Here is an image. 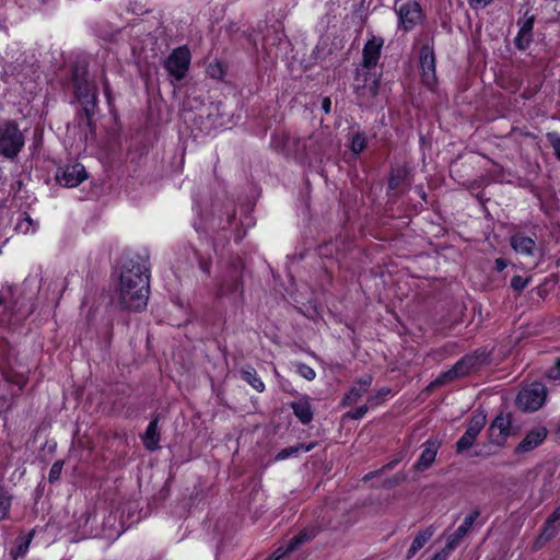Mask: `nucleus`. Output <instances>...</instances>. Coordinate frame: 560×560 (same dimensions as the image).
<instances>
[{"instance_id": "1", "label": "nucleus", "mask_w": 560, "mask_h": 560, "mask_svg": "<svg viewBox=\"0 0 560 560\" xmlns=\"http://www.w3.org/2000/svg\"><path fill=\"white\" fill-rule=\"evenodd\" d=\"M149 293V255L127 252L120 266L119 304L128 311H142L148 304Z\"/></svg>"}, {"instance_id": "2", "label": "nucleus", "mask_w": 560, "mask_h": 560, "mask_svg": "<svg viewBox=\"0 0 560 560\" xmlns=\"http://www.w3.org/2000/svg\"><path fill=\"white\" fill-rule=\"evenodd\" d=\"M488 362V354L486 351H476L472 354H468L458 360L452 369L442 373L435 381L432 382V386H441L448 382H452L458 377L469 374Z\"/></svg>"}, {"instance_id": "3", "label": "nucleus", "mask_w": 560, "mask_h": 560, "mask_svg": "<svg viewBox=\"0 0 560 560\" xmlns=\"http://www.w3.org/2000/svg\"><path fill=\"white\" fill-rule=\"evenodd\" d=\"M25 137L14 120L0 126V155L14 160L24 147Z\"/></svg>"}, {"instance_id": "4", "label": "nucleus", "mask_w": 560, "mask_h": 560, "mask_svg": "<svg viewBox=\"0 0 560 560\" xmlns=\"http://www.w3.org/2000/svg\"><path fill=\"white\" fill-rule=\"evenodd\" d=\"M190 59L191 55L188 47L186 45L180 46L175 48L166 58L164 67L168 71L170 75L175 78L177 81H180L186 77L190 66Z\"/></svg>"}, {"instance_id": "5", "label": "nucleus", "mask_w": 560, "mask_h": 560, "mask_svg": "<svg viewBox=\"0 0 560 560\" xmlns=\"http://www.w3.org/2000/svg\"><path fill=\"white\" fill-rule=\"evenodd\" d=\"M395 8L399 19V26L406 32L412 30L422 20V10L417 1L397 0Z\"/></svg>"}, {"instance_id": "6", "label": "nucleus", "mask_w": 560, "mask_h": 560, "mask_svg": "<svg viewBox=\"0 0 560 560\" xmlns=\"http://www.w3.org/2000/svg\"><path fill=\"white\" fill-rule=\"evenodd\" d=\"M545 399L546 387L540 383H534L518 393L516 405L523 410L535 411L542 406Z\"/></svg>"}, {"instance_id": "7", "label": "nucleus", "mask_w": 560, "mask_h": 560, "mask_svg": "<svg viewBox=\"0 0 560 560\" xmlns=\"http://www.w3.org/2000/svg\"><path fill=\"white\" fill-rule=\"evenodd\" d=\"M487 421V417L483 412L475 413L468 422L467 429L465 433L460 436V439L456 443V452L463 453L469 450L481 430L483 429Z\"/></svg>"}, {"instance_id": "8", "label": "nucleus", "mask_w": 560, "mask_h": 560, "mask_svg": "<svg viewBox=\"0 0 560 560\" xmlns=\"http://www.w3.org/2000/svg\"><path fill=\"white\" fill-rule=\"evenodd\" d=\"M419 59L422 71V82L428 88H433L434 84L436 83L435 57L433 47L429 44L423 45L419 51Z\"/></svg>"}, {"instance_id": "9", "label": "nucleus", "mask_w": 560, "mask_h": 560, "mask_svg": "<svg viewBox=\"0 0 560 560\" xmlns=\"http://www.w3.org/2000/svg\"><path fill=\"white\" fill-rule=\"evenodd\" d=\"M55 178L60 185L72 188L85 180L88 173L82 164L75 163L67 165L65 168H59Z\"/></svg>"}, {"instance_id": "10", "label": "nucleus", "mask_w": 560, "mask_h": 560, "mask_svg": "<svg viewBox=\"0 0 560 560\" xmlns=\"http://www.w3.org/2000/svg\"><path fill=\"white\" fill-rule=\"evenodd\" d=\"M512 419L510 413H500L489 427L490 440L497 445L505 442L511 434Z\"/></svg>"}, {"instance_id": "11", "label": "nucleus", "mask_w": 560, "mask_h": 560, "mask_svg": "<svg viewBox=\"0 0 560 560\" xmlns=\"http://www.w3.org/2000/svg\"><path fill=\"white\" fill-rule=\"evenodd\" d=\"M378 80L372 78L368 72H358L354 79V92L362 101L374 98L378 93Z\"/></svg>"}, {"instance_id": "12", "label": "nucleus", "mask_w": 560, "mask_h": 560, "mask_svg": "<svg viewBox=\"0 0 560 560\" xmlns=\"http://www.w3.org/2000/svg\"><path fill=\"white\" fill-rule=\"evenodd\" d=\"M479 515V509H475L464 518V522L457 527V529L447 537L445 545V549H447V551H453L459 545L460 540L468 534Z\"/></svg>"}, {"instance_id": "13", "label": "nucleus", "mask_w": 560, "mask_h": 560, "mask_svg": "<svg viewBox=\"0 0 560 560\" xmlns=\"http://www.w3.org/2000/svg\"><path fill=\"white\" fill-rule=\"evenodd\" d=\"M384 45V39L381 37H373L368 40L363 48L362 66L366 69L375 67L381 56V49Z\"/></svg>"}, {"instance_id": "14", "label": "nucleus", "mask_w": 560, "mask_h": 560, "mask_svg": "<svg viewBox=\"0 0 560 560\" xmlns=\"http://www.w3.org/2000/svg\"><path fill=\"white\" fill-rule=\"evenodd\" d=\"M439 446L440 444L438 443V441L428 440L423 444L422 453L417 463L415 464V469L418 471H423L428 469L435 460Z\"/></svg>"}, {"instance_id": "15", "label": "nucleus", "mask_w": 560, "mask_h": 560, "mask_svg": "<svg viewBox=\"0 0 560 560\" xmlns=\"http://www.w3.org/2000/svg\"><path fill=\"white\" fill-rule=\"evenodd\" d=\"M511 247L520 255L534 256L536 243L532 237L522 233L514 234L510 240Z\"/></svg>"}, {"instance_id": "16", "label": "nucleus", "mask_w": 560, "mask_h": 560, "mask_svg": "<svg viewBox=\"0 0 560 560\" xmlns=\"http://www.w3.org/2000/svg\"><path fill=\"white\" fill-rule=\"evenodd\" d=\"M547 436V431L544 428H539L536 430H533L526 434V436L521 441V443L516 447L517 453H527L535 447H537L539 444L542 443V441Z\"/></svg>"}, {"instance_id": "17", "label": "nucleus", "mask_w": 560, "mask_h": 560, "mask_svg": "<svg viewBox=\"0 0 560 560\" xmlns=\"http://www.w3.org/2000/svg\"><path fill=\"white\" fill-rule=\"evenodd\" d=\"M319 533V528L317 526L311 525L302 530H300L296 535H294L291 539L288 540L287 545L291 551L298 550L304 544L311 541L315 538Z\"/></svg>"}, {"instance_id": "18", "label": "nucleus", "mask_w": 560, "mask_h": 560, "mask_svg": "<svg viewBox=\"0 0 560 560\" xmlns=\"http://www.w3.org/2000/svg\"><path fill=\"white\" fill-rule=\"evenodd\" d=\"M221 294L243 295V282L235 270L226 276L220 288Z\"/></svg>"}, {"instance_id": "19", "label": "nucleus", "mask_w": 560, "mask_h": 560, "mask_svg": "<svg viewBox=\"0 0 560 560\" xmlns=\"http://www.w3.org/2000/svg\"><path fill=\"white\" fill-rule=\"evenodd\" d=\"M158 423H159V416L154 417L150 421V423L142 436L143 445L149 451H156L158 448H160V445H159L160 432H159Z\"/></svg>"}, {"instance_id": "20", "label": "nucleus", "mask_w": 560, "mask_h": 560, "mask_svg": "<svg viewBox=\"0 0 560 560\" xmlns=\"http://www.w3.org/2000/svg\"><path fill=\"white\" fill-rule=\"evenodd\" d=\"M74 94L82 106L89 103L93 105L97 104V89L89 81L84 85H79L78 89L74 90Z\"/></svg>"}, {"instance_id": "21", "label": "nucleus", "mask_w": 560, "mask_h": 560, "mask_svg": "<svg viewBox=\"0 0 560 560\" xmlns=\"http://www.w3.org/2000/svg\"><path fill=\"white\" fill-rule=\"evenodd\" d=\"M295 417L303 423L308 424L313 420V410L307 399L302 398L291 404Z\"/></svg>"}, {"instance_id": "22", "label": "nucleus", "mask_w": 560, "mask_h": 560, "mask_svg": "<svg viewBox=\"0 0 560 560\" xmlns=\"http://www.w3.org/2000/svg\"><path fill=\"white\" fill-rule=\"evenodd\" d=\"M97 108V104H85V106H82L81 112L78 114L79 117V124H84L91 131V133L95 132V122L93 120V116L95 115Z\"/></svg>"}, {"instance_id": "23", "label": "nucleus", "mask_w": 560, "mask_h": 560, "mask_svg": "<svg viewBox=\"0 0 560 560\" xmlns=\"http://www.w3.org/2000/svg\"><path fill=\"white\" fill-rule=\"evenodd\" d=\"M534 15H529L525 19V21L522 23L521 30L518 32L517 37L515 38V45L520 49H525V46L521 44V40L524 38L526 39V44L530 43L532 39V31L534 27Z\"/></svg>"}, {"instance_id": "24", "label": "nucleus", "mask_w": 560, "mask_h": 560, "mask_svg": "<svg viewBox=\"0 0 560 560\" xmlns=\"http://www.w3.org/2000/svg\"><path fill=\"white\" fill-rule=\"evenodd\" d=\"M12 494L0 482V522L9 518V511L12 504Z\"/></svg>"}, {"instance_id": "25", "label": "nucleus", "mask_w": 560, "mask_h": 560, "mask_svg": "<svg viewBox=\"0 0 560 560\" xmlns=\"http://www.w3.org/2000/svg\"><path fill=\"white\" fill-rule=\"evenodd\" d=\"M34 534L35 530L33 529L27 534V536L19 537L16 539V547L15 549H12L10 552L13 560H16L19 557H23L27 552Z\"/></svg>"}, {"instance_id": "26", "label": "nucleus", "mask_w": 560, "mask_h": 560, "mask_svg": "<svg viewBox=\"0 0 560 560\" xmlns=\"http://www.w3.org/2000/svg\"><path fill=\"white\" fill-rule=\"evenodd\" d=\"M408 172L405 167L394 168L388 179V188L392 190L398 189L407 179Z\"/></svg>"}, {"instance_id": "27", "label": "nucleus", "mask_w": 560, "mask_h": 560, "mask_svg": "<svg viewBox=\"0 0 560 560\" xmlns=\"http://www.w3.org/2000/svg\"><path fill=\"white\" fill-rule=\"evenodd\" d=\"M313 447H314V444H312V443L307 444V445L299 444L295 446H289V447L281 450L277 454V459H285L288 457L295 456L300 451L310 452Z\"/></svg>"}, {"instance_id": "28", "label": "nucleus", "mask_w": 560, "mask_h": 560, "mask_svg": "<svg viewBox=\"0 0 560 560\" xmlns=\"http://www.w3.org/2000/svg\"><path fill=\"white\" fill-rule=\"evenodd\" d=\"M368 138L363 132H355L351 140V151L354 154L361 153L366 147Z\"/></svg>"}, {"instance_id": "29", "label": "nucleus", "mask_w": 560, "mask_h": 560, "mask_svg": "<svg viewBox=\"0 0 560 560\" xmlns=\"http://www.w3.org/2000/svg\"><path fill=\"white\" fill-rule=\"evenodd\" d=\"M433 534H434V529L432 527H428V528L421 530L415 537L411 545L413 546V548H417L418 550H420L429 541V539L433 536Z\"/></svg>"}, {"instance_id": "30", "label": "nucleus", "mask_w": 560, "mask_h": 560, "mask_svg": "<svg viewBox=\"0 0 560 560\" xmlns=\"http://www.w3.org/2000/svg\"><path fill=\"white\" fill-rule=\"evenodd\" d=\"M88 71L83 67L75 66L72 70V83L74 90L78 89L79 85H84L88 82Z\"/></svg>"}, {"instance_id": "31", "label": "nucleus", "mask_w": 560, "mask_h": 560, "mask_svg": "<svg viewBox=\"0 0 560 560\" xmlns=\"http://www.w3.org/2000/svg\"><path fill=\"white\" fill-rule=\"evenodd\" d=\"M207 74L217 80H221L225 74V69L222 62H211L207 67Z\"/></svg>"}, {"instance_id": "32", "label": "nucleus", "mask_w": 560, "mask_h": 560, "mask_svg": "<svg viewBox=\"0 0 560 560\" xmlns=\"http://www.w3.org/2000/svg\"><path fill=\"white\" fill-rule=\"evenodd\" d=\"M558 532H559V526L556 524V522H551L550 520L547 518L546 524L541 530L539 538L547 541V540L551 539L552 537H555Z\"/></svg>"}, {"instance_id": "33", "label": "nucleus", "mask_w": 560, "mask_h": 560, "mask_svg": "<svg viewBox=\"0 0 560 560\" xmlns=\"http://www.w3.org/2000/svg\"><path fill=\"white\" fill-rule=\"evenodd\" d=\"M363 394H364V392H361V388H359V386L355 385L345 396L342 402L348 406L353 405L362 397Z\"/></svg>"}, {"instance_id": "34", "label": "nucleus", "mask_w": 560, "mask_h": 560, "mask_svg": "<svg viewBox=\"0 0 560 560\" xmlns=\"http://www.w3.org/2000/svg\"><path fill=\"white\" fill-rule=\"evenodd\" d=\"M18 69H19V66L13 63V62H9L7 63L4 67H3V71L1 73V80L4 82V83H11V78H14L16 72H18Z\"/></svg>"}, {"instance_id": "35", "label": "nucleus", "mask_w": 560, "mask_h": 560, "mask_svg": "<svg viewBox=\"0 0 560 560\" xmlns=\"http://www.w3.org/2000/svg\"><path fill=\"white\" fill-rule=\"evenodd\" d=\"M530 278H524L522 276H514L511 279V287L516 292H522L528 284Z\"/></svg>"}, {"instance_id": "36", "label": "nucleus", "mask_w": 560, "mask_h": 560, "mask_svg": "<svg viewBox=\"0 0 560 560\" xmlns=\"http://www.w3.org/2000/svg\"><path fill=\"white\" fill-rule=\"evenodd\" d=\"M62 467H63L62 460H57L52 464V466L50 467V470H49V475H48L49 482L52 483V482L59 480Z\"/></svg>"}, {"instance_id": "37", "label": "nucleus", "mask_w": 560, "mask_h": 560, "mask_svg": "<svg viewBox=\"0 0 560 560\" xmlns=\"http://www.w3.org/2000/svg\"><path fill=\"white\" fill-rule=\"evenodd\" d=\"M546 137L555 151V155L560 160V135L557 132H548Z\"/></svg>"}, {"instance_id": "38", "label": "nucleus", "mask_w": 560, "mask_h": 560, "mask_svg": "<svg viewBox=\"0 0 560 560\" xmlns=\"http://www.w3.org/2000/svg\"><path fill=\"white\" fill-rule=\"evenodd\" d=\"M296 372L307 381H313L316 376L315 371L304 363L298 364Z\"/></svg>"}, {"instance_id": "39", "label": "nucleus", "mask_w": 560, "mask_h": 560, "mask_svg": "<svg viewBox=\"0 0 560 560\" xmlns=\"http://www.w3.org/2000/svg\"><path fill=\"white\" fill-rule=\"evenodd\" d=\"M247 383H249L252 387L259 393H261L265 389L264 382L259 377H257L256 374H252L249 371H247Z\"/></svg>"}, {"instance_id": "40", "label": "nucleus", "mask_w": 560, "mask_h": 560, "mask_svg": "<svg viewBox=\"0 0 560 560\" xmlns=\"http://www.w3.org/2000/svg\"><path fill=\"white\" fill-rule=\"evenodd\" d=\"M291 552L292 551L289 549V546L284 544L277 548L266 560H279Z\"/></svg>"}, {"instance_id": "41", "label": "nucleus", "mask_w": 560, "mask_h": 560, "mask_svg": "<svg viewBox=\"0 0 560 560\" xmlns=\"http://www.w3.org/2000/svg\"><path fill=\"white\" fill-rule=\"evenodd\" d=\"M389 393L390 390L388 388H382L377 392L375 396H371L369 398V401L371 402L372 406L378 405L384 400L385 396H387Z\"/></svg>"}, {"instance_id": "42", "label": "nucleus", "mask_w": 560, "mask_h": 560, "mask_svg": "<svg viewBox=\"0 0 560 560\" xmlns=\"http://www.w3.org/2000/svg\"><path fill=\"white\" fill-rule=\"evenodd\" d=\"M547 377L555 381L560 378V359L547 371Z\"/></svg>"}, {"instance_id": "43", "label": "nucleus", "mask_w": 560, "mask_h": 560, "mask_svg": "<svg viewBox=\"0 0 560 560\" xmlns=\"http://www.w3.org/2000/svg\"><path fill=\"white\" fill-rule=\"evenodd\" d=\"M366 412H368V406H366V405H362V406L358 407L355 410L348 412V416H349L351 419H360V418H362Z\"/></svg>"}, {"instance_id": "44", "label": "nucleus", "mask_w": 560, "mask_h": 560, "mask_svg": "<svg viewBox=\"0 0 560 560\" xmlns=\"http://www.w3.org/2000/svg\"><path fill=\"white\" fill-rule=\"evenodd\" d=\"M371 383H372V376L365 375L357 382V385L359 386V388H361V392L366 393V390L371 386Z\"/></svg>"}, {"instance_id": "45", "label": "nucleus", "mask_w": 560, "mask_h": 560, "mask_svg": "<svg viewBox=\"0 0 560 560\" xmlns=\"http://www.w3.org/2000/svg\"><path fill=\"white\" fill-rule=\"evenodd\" d=\"M112 338H113V324L108 323L105 327V332H104V346L106 348H108L110 346Z\"/></svg>"}, {"instance_id": "46", "label": "nucleus", "mask_w": 560, "mask_h": 560, "mask_svg": "<svg viewBox=\"0 0 560 560\" xmlns=\"http://www.w3.org/2000/svg\"><path fill=\"white\" fill-rule=\"evenodd\" d=\"M493 0H468L469 5L474 9L485 8L490 4Z\"/></svg>"}, {"instance_id": "47", "label": "nucleus", "mask_w": 560, "mask_h": 560, "mask_svg": "<svg viewBox=\"0 0 560 560\" xmlns=\"http://www.w3.org/2000/svg\"><path fill=\"white\" fill-rule=\"evenodd\" d=\"M450 553L451 552L447 551V549L444 548L442 551L435 553L434 557L431 560H447Z\"/></svg>"}, {"instance_id": "48", "label": "nucleus", "mask_w": 560, "mask_h": 560, "mask_svg": "<svg viewBox=\"0 0 560 560\" xmlns=\"http://www.w3.org/2000/svg\"><path fill=\"white\" fill-rule=\"evenodd\" d=\"M322 109L326 113V114H329L330 110H331V101L329 97H324L323 102H322Z\"/></svg>"}, {"instance_id": "49", "label": "nucleus", "mask_w": 560, "mask_h": 560, "mask_svg": "<svg viewBox=\"0 0 560 560\" xmlns=\"http://www.w3.org/2000/svg\"><path fill=\"white\" fill-rule=\"evenodd\" d=\"M199 267L202 269V271L207 275L210 273V261H207L205 259L199 260Z\"/></svg>"}, {"instance_id": "50", "label": "nucleus", "mask_w": 560, "mask_h": 560, "mask_svg": "<svg viewBox=\"0 0 560 560\" xmlns=\"http://www.w3.org/2000/svg\"><path fill=\"white\" fill-rule=\"evenodd\" d=\"M506 267V262L502 258L495 259V269L498 271H503Z\"/></svg>"}, {"instance_id": "51", "label": "nucleus", "mask_w": 560, "mask_h": 560, "mask_svg": "<svg viewBox=\"0 0 560 560\" xmlns=\"http://www.w3.org/2000/svg\"><path fill=\"white\" fill-rule=\"evenodd\" d=\"M551 522H558L560 520V506L548 517Z\"/></svg>"}, {"instance_id": "52", "label": "nucleus", "mask_w": 560, "mask_h": 560, "mask_svg": "<svg viewBox=\"0 0 560 560\" xmlns=\"http://www.w3.org/2000/svg\"><path fill=\"white\" fill-rule=\"evenodd\" d=\"M405 480V476L397 474L394 476L393 480L390 481V485H398L399 482Z\"/></svg>"}, {"instance_id": "53", "label": "nucleus", "mask_w": 560, "mask_h": 560, "mask_svg": "<svg viewBox=\"0 0 560 560\" xmlns=\"http://www.w3.org/2000/svg\"><path fill=\"white\" fill-rule=\"evenodd\" d=\"M418 551L419 550L417 548H413V546L411 545L407 551V558L411 559L412 557H415L417 555Z\"/></svg>"}, {"instance_id": "54", "label": "nucleus", "mask_w": 560, "mask_h": 560, "mask_svg": "<svg viewBox=\"0 0 560 560\" xmlns=\"http://www.w3.org/2000/svg\"><path fill=\"white\" fill-rule=\"evenodd\" d=\"M398 462H399L398 459L392 460L387 465H385L383 467V469H385V468H394L397 465Z\"/></svg>"}, {"instance_id": "55", "label": "nucleus", "mask_w": 560, "mask_h": 560, "mask_svg": "<svg viewBox=\"0 0 560 560\" xmlns=\"http://www.w3.org/2000/svg\"><path fill=\"white\" fill-rule=\"evenodd\" d=\"M377 472H370L369 475H366L365 479H370L372 477H374Z\"/></svg>"}, {"instance_id": "56", "label": "nucleus", "mask_w": 560, "mask_h": 560, "mask_svg": "<svg viewBox=\"0 0 560 560\" xmlns=\"http://www.w3.org/2000/svg\"><path fill=\"white\" fill-rule=\"evenodd\" d=\"M105 94H106L107 96H109V89H108V85H107V84H105Z\"/></svg>"}, {"instance_id": "57", "label": "nucleus", "mask_w": 560, "mask_h": 560, "mask_svg": "<svg viewBox=\"0 0 560 560\" xmlns=\"http://www.w3.org/2000/svg\"><path fill=\"white\" fill-rule=\"evenodd\" d=\"M521 44L525 46V48L529 45V44H526V39L524 38L523 40H521Z\"/></svg>"}, {"instance_id": "58", "label": "nucleus", "mask_w": 560, "mask_h": 560, "mask_svg": "<svg viewBox=\"0 0 560 560\" xmlns=\"http://www.w3.org/2000/svg\"><path fill=\"white\" fill-rule=\"evenodd\" d=\"M26 221L28 222V224H32V223H33V221H32V219L30 218V215H26Z\"/></svg>"}, {"instance_id": "59", "label": "nucleus", "mask_w": 560, "mask_h": 560, "mask_svg": "<svg viewBox=\"0 0 560 560\" xmlns=\"http://www.w3.org/2000/svg\"><path fill=\"white\" fill-rule=\"evenodd\" d=\"M4 300L3 298L0 295V305L3 304Z\"/></svg>"}, {"instance_id": "60", "label": "nucleus", "mask_w": 560, "mask_h": 560, "mask_svg": "<svg viewBox=\"0 0 560 560\" xmlns=\"http://www.w3.org/2000/svg\"><path fill=\"white\" fill-rule=\"evenodd\" d=\"M256 410H257V407L254 405V408L250 409L249 411L252 412V411H256Z\"/></svg>"}, {"instance_id": "61", "label": "nucleus", "mask_w": 560, "mask_h": 560, "mask_svg": "<svg viewBox=\"0 0 560 560\" xmlns=\"http://www.w3.org/2000/svg\"><path fill=\"white\" fill-rule=\"evenodd\" d=\"M42 2H46L47 0H40Z\"/></svg>"}]
</instances>
